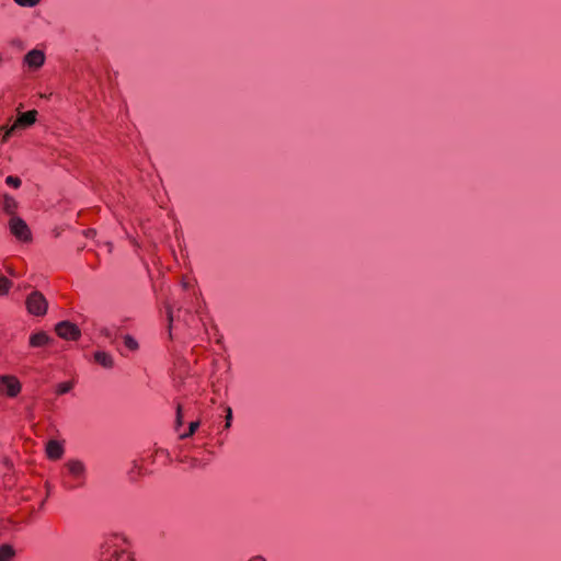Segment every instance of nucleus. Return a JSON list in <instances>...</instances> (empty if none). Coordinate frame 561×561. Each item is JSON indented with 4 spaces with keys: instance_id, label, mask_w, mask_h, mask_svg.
Returning a JSON list of instances; mask_svg holds the SVG:
<instances>
[{
    "instance_id": "obj_25",
    "label": "nucleus",
    "mask_w": 561,
    "mask_h": 561,
    "mask_svg": "<svg viewBox=\"0 0 561 561\" xmlns=\"http://www.w3.org/2000/svg\"><path fill=\"white\" fill-rule=\"evenodd\" d=\"M3 61H4V57H3L2 53H0V67L3 65Z\"/></svg>"
},
{
    "instance_id": "obj_20",
    "label": "nucleus",
    "mask_w": 561,
    "mask_h": 561,
    "mask_svg": "<svg viewBox=\"0 0 561 561\" xmlns=\"http://www.w3.org/2000/svg\"><path fill=\"white\" fill-rule=\"evenodd\" d=\"M231 420H232L231 408H227V416H226V425H225L226 428H230Z\"/></svg>"
},
{
    "instance_id": "obj_21",
    "label": "nucleus",
    "mask_w": 561,
    "mask_h": 561,
    "mask_svg": "<svg viewBox=\"0 0 561 561\" xmlns=\"http://www.w3.org/2000/svg\"><path fill=\"white\" fill-rule=\"evenodd\" d=\"M167 316H168V321H169V330L171 329L172 327V322H173V309L171 307H167Z\"/></svg>"
},
{
    "instance_id": "obj_12",
    "label": "nucleus",
    "mask_w": 561,
    "mask_h": 561,
    "mask_svg": "<svg viewBox=\"0 0 561 561\" xmlns=\"http://www.w3.org/2000/svg\"><path fill=\"white\" fill-rule=\"evenodd\" d=\"M18 207V204L14 199V197L10 196V194H4L3 196V210L7 211V214L15 215V209Z\"/></svg>"
},
{
    "instance_id": "obj_2",
    "label": "nucleus",
    "mask_w": 561,
    "mask_h": 561,
    "mask_svg": "<svg viewBox=\"0 0 561 561\" xmlns=\"http://www.w3.org/2000/svg\"><path fill=\"white\" fill-rule=\"evenodd\" d=\"M25 305L27 312L34 317H44L49 306L46 296L38 290L28 294Z\"/></svg>"
},
{
    "instance_id": "obj_15",
    "label": "nucleus",
    "mask_w": 561,
    "mask_h": 561,
    "mask_svg": "<svg viewBox=\"0 0 561 561\" xmlns=\"http://www.w3.org/2000/svg\"><path fill=\"white\" fill-rule=\"evenodd\" d=\"M123 340H124L125 346L128 347L129 350H131V352H136V350H139V342H138V340L133 337V335L125 334L123 336Z\"/></svg>"
},
{
    "instance_id": "obj_13",
    "label": "nucleus",
    "mask_w": 561,
    "mask_h": 561,
    "mask_svg": "<svg viewBox=\"0 0 561 561\" xmlns=\"http://www.w3.org/2000/svg\"><path fill=\"white\" fill-rule=\"evenodd\" d=\"M43 1L44 0H12L13 3H15L22 9L38 8V5L43 3Z\"/></svg>"
},
{
    "instance_id": "obj_24",
    "label": "nucleus",
    "mask_w": 561,
    "mask_h": 561,
    "mask_svg": "<svg viewBox=\"0 0 561 561\" xmlns=\"http://www.w3.org/2000/svg\"><path fill=\"white\" fill-rule=\"evenodd\" d=\"M249 561H266V560L261 557H255V558L250 559Z\"/></svg>"
},
{
    "instance_id": "obj_4",
    "label": "nucleus",
    "mask_w": 561,
    "mask_h": 561,
    "mask_svg": "<svg viewBox=\"0 0 561 561\" xmlns=\"http://www.w3.org/2000/svg\"><path fill=\"white\" fill-rule=\"evenodd\" d=\"M46 61V53L42 48H32L22 58V65L27 70H38Z\"/></svg>"
},
{
    "instance_id": "obj_6",
    "label": "nucleus",
    "mask_w": 561,
    "mask_h": 561,
    "mask_svg": "<svg viewBox=\"0 0 561 561\" xmlns=\"http://www.w3.org/2000/svg\"><path fill=\"white\" fill-rule=\"evenodd\" d=\"M100 561H135V559L129 550L107 545L102 551Z\"/></svg>"
},
{
    "instance_id": "obj_5",
    "label": "nucleus",
    "mask_w": 561,
    "mask_h": 561,
    "mask_svg": "<svg viewBox=\"0 0 561 561\" xmlns=\"http://www.w3.org/2000/svg\"><path fill=\"white\" fill-rule=\"evenodd\" d=\"M22 390V385L18 377L9 376V374H3L0 376V394L7 397H16L20 394Z\"/></svg>"
},
{
    "instance_id": "obj_9",
    "label": "nucleus",
    "mask_w": 561,
    "mask_h": 561,
    "mask_svg": "<svg viewBox=\"0 0 561 561\" xmlns=\"http://www.w3.org/2000/svg\"><path fill=\"white\" fill-rule=\"evenodd\" d=\"M65 453V446L58 440H49L46 445V454L49 459H60Z\"/></svg>"
},
{
    "instance_id": "obj_10",
    "label": "nucleus",
    "mask_w": 561,
    "mask_h": 561,
    "mask_svg": "<svg viewBox=\"0 0 561 561\" xmlns=\"http://www.w3.org/2000/svg\"><path fill=\"white\" fill-rule=\"evenodd\" d=\"M93 357L96 364L102 365L103 368L111 369L114 366L113 355L108 352L98 351L94 353Z\"/></svg>"
},
{
    "instance_id": "obj_16",
    "label": "nucleus",
    "mask_w": 561,
    "mask_h": 561,
    "mask_svg": "<svg viewBox=\"0 0 561 561\" xmlns=\"http://www.w3.org/2000/svg\"><path fill=\"white\" fill-rule=\"evenodd\" d=\"M11 285V279L2 277V275H0V296H5V294L10 291Z\"/></svg>"
},
{
    "instance_id": "obj_22",
    "label": "nucleus",
    "mask_w": 561,
    "mask_h": 561,
    "mask_svg": "<svg viewBox=\"0 0 561 561\" xmlns=\"http://www.w3.org/2000/svg\"><path fill=\"white\" fill-rule=\"evenodd\" d=\"M182 422H183V414H182V410H181V407L178 408V411H176V420H175V423L176 425H182Z\"/></svg>"
},
{
    "instance_id": "obj_8",
    "label": "nucleus",
    "mask_w": 561,
    "mask_h": 561,
    "mask_svg": "<svg viewBox=\"0 0 561 561\" xmlns=\"http://www.w3.org/2000/svg\"><path fill=\"white\" fill-rule=\"evenodd\" d=\"M55 332L65 340H78L81 336L79 327L73 324L71 321L58 322L55 327Z\"/></svg>"
},
{
    "instance_id": "obj_14",
    "label": "nucleus",
    "mask_w": 561,
    "mask_h": 561,
    "mask_svg": "<svg viewBox=\"0 0 561 561\" xmlns=\"http://www.w3.org/2000/svg\"><path fill=\"white\" fill-rule=\"evenodd\" d=\"M14 550L10 545L0 546V561H11L14 556Z\"/></svg>"
},
{
    "instance_id": "obj_11",
    "label": "nucleus",
    "mask_w": 561,
    "mask_h": 561,
    "mask_svg": "<svg viewBox=\"0 0 561 561\" xmlns=\"http://www.w3.org/2000/svg\"><path fill=\"white\" fill-rule=\"evenodd\" d=\"M49 335L44 333V331H38L30 336L28 343L32 347H43V345L48 344Z\"/></svg>"
},
{
    "instance_id": "obj_26",
    "label": "nucleus",
    "mask_w": 561,
    "mask_h": 561,
    "mask_svg": "<svg viewBox=\"0 0 561 561\" xmlns=\"http://www.w3.org/2000/svg\"><path fill=\"white\" fill-rule=\"evenodd\" d=\"M101 333L104 334V335L108 334L106 329L101 330Z\"/></svg>"
},
{
    "instance_id": "obj_18",
    "label": "nucleus",
    "mask_w": 561,
    "mask_h": 561,
    "mask_svg": "<svg viewBox=\"0 0 561 561\" xmlns=\"http://www.w3.org/2000/svg\"><path fill=\"white\" fill-rule=\"evenodd\" d=\"M21 179L14 175H8L5 179V183L10 186H13V188H19V186H21Z\"/></svg>"
},
{
    "instance_id": "obj_1",
    "label": "nucleus",
    "mask_w": 561,
    "mask_h": 561,
    "mask_svg": "<svg viewBox=\"0 0 561 561\" xmlns=\"http://www.w3.org/2000/svg\"><path fill=\"white\" fill-rule=\"evenodd\" d=\"M61 485L66 490H76L84 486L88 480V467L83 460L70 458L64 463Z\"/></svg>"
},
{
    "instance_id": "obj_17",
    "label": "nucleus",
    "mask_w": 561,
    "mask_h": 561,
    "mask_svg": "<svg viewBox=\"0 0 561 561\" xmlns=\"http://www.w3.org/2000/svg\"><path fill=\"white\" fill-rule=\"evenodd\" d=\"M72 388V382L65 381L57 385L56 392L57 394H65V392H69Z\"/></svg>"
},
{
    "instance_id": "obj_23",
    "label": "nucleus",
    "mask_w": 561,
    "mask_h": 561,
    "mask_svg": "<svg viewBox=\"0 0 561 561\" xmlns=\"http://www.w3.org/2000/svg\"><path fill=\"white\" fill-rule=\"evenodd\" d=\"M181 285H182L183 288H188L190 287V283L186 282V279H182Z\"/></svg>"
},
{
    "instance_id": "obj_7",
    "label": "nucleus",
    "mask_w": 561,
    "mask_h": 561,
    "mask_svg": "<svg viewBox=\"0 0 561 561\" xmlns=\"http://www.w3.org/2000/svg\"><path fill=\"white\" fill-rule=\"evenodd\" d=\"M9 228L14 237L20 241H30L31 231L25 221L18 215H13L9 220Z\"/></svg>"
},
{
    "instance_id": "obj_3",
    "label": "nucleus",
    "mask_w": 561,
    "mask_h": 561,
    "mask_svg": "<svg viewBox=\"0 0 561 561\" xmlns=\"http://www.w3.org/2000/svg\"><path fill=\"white\" fill-rule=\"evenodd\" d=\"M36 121V111H27L20 114L11 127L2 128L3 137L2 141L5 142L8 139L18 130L19 128H24V126L33 125Z\"/></svg>"
},
{
    "instance_id": "obj_19",
    "label": "nucleus",
    "mask_w": 561,
    "mask_h": 561,
    "mask_svg": "<svg viewBox=\"0 0 561 561\" xmlns=\"http://www.w3.org/2000/svg\"><path fill=\"white\" fill-rule=\"evenodd\" d=\"M199 425V421H192V423L188 425V430L186 433H183L180 435L181 438H186V437H190V435H192L193 433H195V431L197 430Z\"/></svg>"
}]
</instances>
